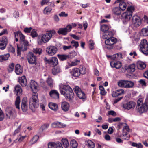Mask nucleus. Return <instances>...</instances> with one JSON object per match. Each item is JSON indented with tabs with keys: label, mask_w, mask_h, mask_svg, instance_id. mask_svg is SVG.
<instances>
[{
	"label": "nucleus",
	"mask_w": 148,
	"mask_h": 148,
	"mask_svg": "<svg viewBox=\"0 0 148 148\" xmlns=\"http://www.w3.org/2000/svg\"><path fill=\"white\" fill-rule=\"evenodd\" d=\"M14 64L12 63L9 65V68H8V70L9 72H10L13 71Z\"/></svg>",
	"instance_id": "obj_53"
},
{
	"label": "nucleus",
	"mask_w": 148,
	"mask_h": 148,
	"mask_svg": "<svg viewBox=\"0 0 148 148\" xmlns=\"http://www.w3.org/2000/svg\"><path fill=\"white\" fill-rule=\"evenodd\" d=\"M61 141L64 147L66 148L69 147V144L68 140L67 139L63 138L62 139Z\"/></svg>",
	"instance_id": "obj_40"
},
{
	"label": "nucleus",
	"mask_w": 148,
	"mask_h": 148,
	"mask_svg": "<svg viewBox=\"0 0 148 148\" xmlns=\"http://www.w3.org/2000/svg\"><path fill=\"white\" fill-rule=\"evenodd\" d=\"M71 43L72 44H74L73 45V47H75V48H77L79 46L78 42L77 41H75L74 40H72Z\"/></svg>",
	"instance_id": "obj_57"
},
{
	"label": "nucleus",
	"mask_w": 148,
	"mask_h": 148,
	"mask_svg": "<svg viewBox=\"0 0 148 148\" xmlns=\"http://www.w3.org/2000/svg\"><path fill=\"white\" fill-rule=\"evenodd\" d=\"M113 36V33L112 31H108L103 34L102 38L103 39H108L112 37Z\"/></svg>",
	"instance_id": "obj_28"
},
{
	"label": "nucleus",
	"mask_w": 148,
	"mask_h": 148,
	"mask_svg": "<svg viewBox=\"0 0 148 148\" xmlns=\"http://www.w3.org/2000/svg\"><path fill=\"white\" fill-rule=\"evenodd\" d=\"M10 56L9 53H7L4 55L0 56V62H3V61L6 60L8 59Z\"/></svg>",
	"instance_id": "obj_32"
},
{
	"label": "nucleus",
	"mask_w": 148,
	"mask_h": 148,
	"mask_svg": "<svg viewBox=\"0 0 148 148\" xmlns=\"http://www.w3.org/2000/svg\"><path fill=\"white\" fill-rule=\"evenodd\" d=\"M88 146L90 148H94L95 145L94 143L91 140H88Z\"/></svg>",
	"instance_id": "obj_51"
},
{
	"label": "nucleus",
	"mask_w": 148,
	"mask_h": 148,
	"mask_svg": "<svg viewBox=\"0 0 148 148\" xmlns=\"http://www.w3.org/2000/svg\"><path fill=\"white\" fill-rule=\"evenodd\" d=\"M136 105L135 102L133 101H130L129 102L125 103L123 105V108L125 110H129L131 109H134Z\"/></svg>",
	"instance_id": "obj_15"
},
{
	"label": "nucleus",
	"mask_w": 148,
	"mask_h": 148,
	"mask_svg": "<svg viewBox=\"0 0 148 148\" xmlns=\"http://www.w3.org/2000/svg\"><path fill=\"white\" fill-rule=\"evenodd\" d=\"M56 47L53 46H49L46 49V52L50 56H53L55 54L57 51Z\"/></svg>",
	"instance_id": "obj_14"
},
{
	"label": "nucleus",
	"mask_w": 148,
	"mask_h": 148,
	"mask_svg": "<svg viewBox=\"0 0 148 148\" xmlns=\"http://www.w3.org/2000/svg\"><path fill=\"white\" fill-rule=\"evenodd\" d=\"M61 71V69L59 66H57L52 69V72L53 75H56Z\"/></svg>",
	"instance_id": "obj_30"
},
{
	"label": "nucleus",
	"mask_w": 148,
	"mask_h": 148,
	"mask_svg": "<svg viewBox=\"0 0 148 148\" xmlns=\"http://www.w3.org/2000/svg\"><path fill=\"white\" fill-rule=\"evenodd\" d=\"M19 81L21 86L23 87H25L27 85V80L25 76L19 78Z\"/></svg>",
	"instance_id": "obj_25"
},
{
	"label": "nucleus",
	"mask_w": 148,
	"mask_h": 148,
	"mask_svg": "<svg viewBox=\"0 0 148 148\" xmlns=\"http://www.w3.org/2000/svg\"><path fill=\"white\" fill-rule=\"evenodd\" d=\"M21 126V124L18 126L17 129L15 130L13 134V136H18L19 135V133L20 131Z\"/></svg>",
	"instance_id": "obj_45"
},
{
	"label": "nucleus",
	"mask_w": 148,
	"mask_h": 148,
	"mask_svg": "<svg viewBox=\"0 0 148 148\" xmlns=\"http://www.w3.org/2000/svg\"><path fill=\"white\" fill-rule=\"evenodd\" d=\"M23 68L19 64H16L15 66V71L17 75H20L23 72Z\"/></svg>",
	"instance_id": "obj_27"
},
{
	"label": "nucleus",
	"mask_w": 148,
	"mask_h": 148,
	"mask_svg": "<svg viewBox=\"0 0 148 148\" xmlns=\"http://www.w3.org/2000/svg\"><path fill=\"white\" fill-rule=\"evenodd\" d=\"M27 58L28 62L29 64H33L35 63L37 57L32 52H29L27 54Z\"/></svg>",
	"instance_id": "obj_11"
},
{
	"label": "nucleus",
	"mask_w": 148,
	"mask_h": 148,
	"mask_svg": "<svg viewBox=\"0 0 148 148\" xmlns=\"http://www.w3.org/2000/svg\"><path fill=\"white\" fill-rule=\"evenodd\" d=\"M132 23L135 27H138L141 23V20L140 17L137 15H134L132 17Z\"/></svg>",
	"instance_id": "obj_16"
},
{
	"label": "nucleus",
	"mask_w": 148,
	"mask_h": 148,
	"mask_svg": "<svg viewBox=\"0 0 148 148\" xmlns=\"http://www.w3.org/2000/svg\"><path fill=\"white\" fill-rule=\"evenodd\" d=\"M73 48L72 46L71 45H69V46H68L64 45V46H63V49L65 51L67 49H69L71 48Z\"/></svg>",
	"instance_id": "obj_61"
},
{
	"label": "nucleus",
	"mask_w": 148,
	"mask_h": 148,
	"mask_svg": "<svg viewBox=\"0 0 148 148\" xmlns=\"http://www.w3.org/2000/svg\"><path fill=\"white\" fill-rule=\"evenodd\" d=\"M32 29V28L31 27L29 28H25L24 31L25 33H29L31 31Z\"/></svg>",
	"instance_id": "obj_64"
},
{
	"label": "nucleus",
	"mask_w": 148,
	"mask_h": 148,
	"mask_svg": "<svg viewBox=\"0 0 148 148\" xmlns=\"http://www.w3.org/2000/svg\"><path fill=\"white\" fill-rule=\"evenodd\" d=\"M8 43V40L6 37L3 36L2 39L0 40V49L1 50L4 49Z\"/></svg>",
	"instance_id": "obj_17"
},
{
	"label": "nucleus",
	"mask_w": 148,
	"mask_h": 148,
	"mask_svg": "<svg viewBox=\"0 0 148 148\" xmlns=\"http://www.w3.org/2000/svg\"><path fill=\"white\" fill-rule=\"evenodd\" d=\"M118 86L121 87L126 88H132L134 86V83L127 80H120L117 82Z\"/></svg>",
	"instance_id": "obj_6"
},
{
	"label": "nucleus",
	"mask_w": 148,
	"mask_h": 148,
	"mask_svg": "<svg viewBox=\"0 0 148 148\" xmlns=\"http://www.w3.org/2000/svg\"><path fill=\"white\" fill-rule=\"evenodd\" d=\"M56 33V31L54 30L47 31L45 33L42 34L38 37L37 40L38 43L41 45L43 43L47 42L55 35Z\"/></svg>",
	"instance_id": "obj_1"
},
{
	"label": "nucleus",
	"mask_w": 148,
	"mask_h": 148,
	"mask_svg": "<svg viewBox=\"0 0 148 148\" xmlns=\"http://www.w3.org/2000/svg\"><path fill=\"white\" fill-rule=\"evenodd\" d=\"M112 12L115 15H119L121 13V10L118 7H115L113 8Z\"/></svg>",
	"instance_id": "obj_36"
},
{
	"label": "nucleus",
	"mask_w": 148,
	"mask_h": 148,
	"mask_svg": "<svg viewBox=\"0 0 148 148\" xmlns=\"http://www.w3.org/2000/svg\"><path fill=\"white\" fill-rule=\"evenodd\" d=\"M110 65L111 66L112 68L115 67L117 69H119L121 66V63L119 61H117L116 62H112L110 63Z\"/></svg>",
	"instance_id": "obj_29"
},
{
	"label": "nucleus",
	"mask_w": 148,
	"mask_h": 148,
	"mask_svg": "<svg viewBox=\"0 0 148 148\" xmlns=\"http://www.w3.org/2000/svg\"><path fill=\"white\" fill-rule=\"evenodd\" d=\"M70 105L67 102L64 101L62 103L61 108L65 112H66L69 109Z\"/></svg>",
	"instance_id": "obj_26"
},
{
	"label": "nucleus",
	"mask_w": 148,
	"mask_h": 148,
	"mask_svg": "<svg viewBox=\"0 0 148 148\" xmlns=\"http://www.w3.org/2000/svg\"><path fill=\"white\" fill-rule=\"evenodd\" d=\"M5 112L7 118L12 119L16 116V112L15 109L12 107H7L5 109Z\"/></svg>",
	"instance_id": "obj_7"
},
{
	"label": "nucleus",
	"mask_w": 148,
	"mask_h": 148,
	"mask_svg": "<svg viewBox=\"0 0 148 148\" xmlns=\"http://www.w3.org/2000/svg\"><path fill=\"white\" fill-rule=\"evenodd\" d=\"M47 82L48 84L51 87H52L53 86V81L52 79V78L49 77L48 78V79L47 80Z\"/></svg>",
	"instance_id": "obj_49"
},
{
	"label": "nucleus",
	"mask_w": 148,
	"mask_h": 148,
	"mask_svg": "<svg viewBox=\"0 0 148 148\" xmlns=\"http://www.w3.org/2000/svg\"><path fill=\"white\" fill-rule=\"evenodd\" d=\"M20 103V97L19 96H17L16 97L15 102V105L16 108L20 109L19 104Z\"/></svg>",
	"instance_id": "obj_41"
},
{
	"label": "nucleus",
	"mask_w": 148,
	"mask_h": 148,
	"mask_svg": "<svg viewBox=\"0 0 148 148\" xmlns=\"http://www.w3.org/2000/svg\"><path fill=\"white\" fill-rule=\"evenodd\" d=\"M38 138L39 136H38L37 135L34 136L32 140V144H34L36 143L38 140Z\"/></svg>",
	"instance_id": "obj_56"
},
{
	"label": "nucleus",
	"mask_w": 148,
	"mask_h": 148,
	"mask_svg": "<svg viewBox=\"0 0 148 148\" xmlns=\"http://www.w3.org/2000/svg\"><path fill=\"white\" fill-rule=\"evenodd\" d=\"M49 95L52 98L58 99L59 98V94L56 90H52L49 92Z\"/></svg>",
	"instance_id": "obj_23"
},
{
	"label": "nucleus",
	"mask_w": 148,
	"mask_h": 148,
	"mask_svg": "<svg viewBox=\"0 0 148 148\" xmlns=\"http://www.w3.org/2000/svg\"><path fill=\"white\" fill-rule=\"evenodd\" d=\"M30 34L31 36L33 38L36 37L38 36L36 30L34 29H33L32 31Z\"/></svg>",
	"instance_id": "obj_55"
},
{
	"label": "nucleus",
	"mask_w": 148,
	"mask_h": 148,
	"mask_svg": "<svg viewBox=\"0 0 148 148\" xmlns=\"http://www.w3.org/2000/svg\"><path fill=\"white\" fill-rule=\"evenodd\" d=\"M124 93V91L123 89H118L113 92L112 93V96L113 97H116L119 96H121Z\"/></svg>",
	"instance_id": "obj_24"
},
{
	"label": "nucleus",
	"mask_w": 148,
	"mask_h": 148,
	"mask_svg": "<svg viewBox=\"0 0 148 148\" xmlns=\"http://www.w3.org/2000/svg\"><path fill=\"white\" fill-rule=\"evenodd\" d=\"M80 70L81 74L82 75L84 74L86 72V70L85 67L83 66H81L80 67Z\"/></svg>",
	"instance_id": "obj_50"
},
{
	"label": "nucleus",
	"mask_w": 148,
	"mask_h": 148,
	"mask_svg": "<svg viewBox=\"0 0 148 148\" xmlns=\"http://www.w3.org/2000/svg\"><path fill=\"white\" fill-rule=\"evenodd\" d=\"M72 28V25H68L66 27L60 28L57 31V33L59 34L65 35L67 34L68 32H69L71 31Z\"/></svg>",
	"instance_id": "obj_12"
},
{
	"label": "nucleus",
	"mask_w": 148,
	"mask_h": 148,
	"mask_svg": "<svg viewBox=\"0 0 148 148\" xmlns=\"http://www.w3.org/2000/svg\"><path fill=\"white\" fill-rule=\"evenodd\" d=\"M108 114L109 115H111L115 116H116V114L115 112L114 111H110L108 112Z\"/></svg>",
	"instance_id": "obj_60"
},
{
	"label": "nucleus",
	"mask_w": 148,
	"mask_h": 148,
	"mask_svg": "<svg viewBox=\"0 0 148 148\" xmlns=\"http://www.w3.org/2000/svg\"><path fill=\"white\" fill-rule=\"evenodd\" d=\"M42 49L40 48L34 49L33 52L36 54H40L41 53Z\"/></svg>",
	"instance_id": "obj_52"
},
{
	"label": "nucleus",
	"mask_w": 148,
	"mask_h": 148,
	"mask_svg": "<svg viewBox=\"0 0 148 148\" xmlns=\"http://www.w3.org/2000/svg\"><path fill=\"white\" fill-rule=\"evenodd\" d=\"M135 64H132L128 66V67L126 68V70H128L131 73L134 72L135 71Z\"/></svg>",
	"instance_id": "obj_35"
},
{
	"label": "nucleus",
	"mask_w": 148,
	"mask_h": 148,
	"mask_svg": "<svg viewBox=\"0 0 148 148\" xmlns=\"http://www.w3.org/2000/svg\"><path fill=\"white\" fill-rule=\"evenodd\" d=\"M70 72L71 75L75 77H78L81 74L80 69L77 68L71 69Z\"/></svg>",
	"instance_id": "obj_20"
},
{
	"label": "nucleus",
	"mask_w": 148,
	"mask_h": 148,
	"mask_svg": "<svg viewBox=\"0 0 148 148\" xmlns=\"http://www.w3.org/2000/svg\"><path fill=\"white\" fill-rule=\"evenodd\" d=\"M58 122H56L52 123L51 126L54 128L58 127Z\"/></svg>",
	"instance_id": "obj_63"
},
{
	"label": "nucleus",
	"mask_w": 148,
	"mask_h": 148,
	"mask_svg": "<svg viewBox=\"0 0 148 148\" xmlns=\"http://www.w3.org/2000/svg\"><path fill=\"white\" fill-rule=\"evenodd\" d=\"M119 7L121 10L124 11L126 9V5L124 1L120 2L119 4Z\"/></svg>",
	"instance_id": "obj_39"
},
{
	"label": "nucleus",
	"mask_w": 148,
	"mask_h": 148,
	"mask_svg": "<svg viewBox=\"0 0 148 148\" xmlns=\"http://www.w3.org/2000/svg\"><path fill=\"white\" fill-rule=\"evenodd\" d=\"M137 67L140 69L142 70L146 67L145 64L141 62H138L137 63Z\"/></svg>",
	"instance_id": "obj_38"
},
{
	"label": "nucleus",
	"mask_w": 148,
	"mask_h": 148,
	"mask_svg": "<svg viewBox=\"0 0 148 148\" xmlns=\"http://www.w3.org/2000/svg\"><path fill=\"white\" fill-rule=\"evenodd\" d=\"M70 145L73 148H76L77 146V143L75 140H71L70 142Z\"/></svg>",
	"instance_id": "obj_46"
},
{
	"label": "nucleus",
	"mask_w": 148,
	"mask_h": 148,
	"mask_svg": "<svg viewBox=\"0 0 148 148\" xmlns=\"http://www.w3.org/2000/svg\"><path fill=\"white\" fill-rule=\"evenodd\" d=\"M44 60L46 64H50L52 66H55L58 64V60L56 57H52L51 58L48 59L46 57L44 58Z\"/></svg>",
	"instance_id": "obj_8"
},
{
	"label": "nucleus",
	"mask_w": 148,
	"mask_h": 148,
	"mask_svg": "<svg viewBox=\"0 0 148 148\" xmlns=\"http://www.w3.org/2000/svg\"><path fill=\"white\" fill-rule=\"evenodd\" d=\"M49 108L52 110L56 111L58 109V105L54 103H50L49 104Z\"/></svg>",
	"instance_id": "obj_33"
},
{
	"label": "nucleus",
	"mask_w": 148,
	"mask_h": 148,
	"mask_svg": "<svg viewBox=\"0 0 148 148\" xmlns=\"http://www.w3.org/2000/svg\"><path fill=\"white\" fill-rule=\"evenodd\" d=\"M143 99L140 98L137 100L136 108L140 114L146 112L148 110V100H146L143 103Z\"/></svg>",
	"instance_id": "obj_3"
},
{
	"label": "nucleus",
	"mask_w": 148,
	"mask_h": 148,
	"mask_svg": "<svg viewBox=\"0 0 148 148\" xmlns=\"http://www.w3.org/2000/svg\"><path fill=\"white\" fill-rule=\"evenodd\" d=\"M57 56L61 61H64L68 59L67 55L58 54Z\"/></svg>",
	"instance_id": "obj_43"
},
{
	"label": "nucleus",
	"mask_w": 148,
	"mask_h": 148,
	"mask_svg": "<svg viewBox=\"0 0 148 148\" xmlns=\"http://www.w3.org/2000/svg\"><path fill=\"white\" fill-rule=\"evenodd\" d=\"M21 108L23 112H26L27 110V100L26 98H24L22 101Z\"/></svg>",
	"instance_id": "obj_21"
},
{
	"label": "nucleus",
	"mask_w": 148,
	"mask_h": 148,
	"mask_svg": "<svg viewBox=\"0 0 148 148\" xmlns=\"http://www.w3.org/2000/svg\"><path fill=\"white\" fill-rule=\"evenodd\" d=\"M107 39L105 41V43L108 45L111 46L116 43L117 41V39L113 37Z\"/></svg>",
	"instance_id": "obj_19"
},
{
	"label": "nucleus",
	"mask_w": 148,
	"mask_h": 148,
	"mask_svg": "<svg viewBox=\"0 0 148 148\" xmlns=\"http://www.w3.org/2000/svg\"><path fill=\"white\" fill-rule=\"evenodd\" d=\"M29 85L32 91H33L34 90H36L38 86L37 83L33 80H31L30 81Z\"/></svg>",
	"instance_id": "obj_22"
},
{
	"label": "nucleus",
	"mask_w": 148,
	"mask_h": 148,
	"mask_svg": "<svg viewBox=\"0 0 148 148\" xmlns=\"http://www.w3.org/2000/svg\"><path fill=\"white\" fill-rule=\"evenodd\" d=\"M14 91L16 92V95H20L22 93V90L20 85H17L15 86Z\"/></svg>",
	"instance_id": "obj_31"
},
{
	"label": "nucleus",
	"mask_w": 148,
	"mask_h": 148,
	"mask_svg": "<svg viewBox=\"0 0 148 148\" xmlns=\"http://www.w3.org/2000/svg\"><path fill=\"white\" fill-rule=\"evenodd\" d=\"M66 99L69 101H72L73 99L74 94L73 92V90L71 91H69V92L66 93L64 95Z\"/></svg>",
	"instance_id": "obj_18"
},
{
	"label": "nucleus",
	"mask_w": 148,
	"mask_h": 148,
	"mask_svg": "<svg viewBox=\"0 0 148 148\" xmlns=\"http://www.w3.org/2000/svg\"><path fill=\"white\" fill-rule=\"evenodd\" d=\"M49 125V124H45L41 126L40 129H41L42 131H43V130L47 128Z\"/></svg>",
	"instance_id": "obj_62"
},
{
	"label": "nucleus",
	"mask_w": 148,
	"mask_h": 148,
	"mask_svg": "<svg viewBox=\"0 0 148 148\" xmlns=\"http://www.w3.org/2000/svg\"><path fill=\"white\" fill-rule=\"evenodd\" d=\"M140 49L142 52L145 55H148V44L146 40H143L141 42Z\"/></svg>",
	"instance_id": "obj_9"
},
{
	"label": "nucleus",
	"mask_w": 148,
	"mask_h": 148,
	"mask_svg": "<svg viewBox=\"0 0 148 148\" xmlns=\"http://www.w3.org/2000/svg\"><path fill=\"white\" fill-rule=\"evenodd\" d=\"M110 27L107 25L103 24L100 27L101 30L104 33L108 31L110 29Z\"/></svg>",
	"instance_id": "obj_34"
},
{
	"label": "nucleus",
	"mask_w": 148,
	"mask_h": 148,
	"mask_svg": "<svg viewBox=\"0 0 148 148\" xmlns=\"http://www.w3.org/2000/svg\"><path fill=\"white\" fill-rule=\"evenodd\" d=\"M68 14L65 13L64 12H62L60 13L59 14V16L60 17H66L68 16Z\"/></svg>",
	"instance_id": "obj_58"
},
{
	"label": "nucleus",
	"mask_w": 148,
	"mask_h": 148,
	"mask_svg": "<svg viewBox=\"0 0 148 148\" xmlns=\"http://www.w3.org/2000/svg\"><path fill=\"white\" fill-rule=\"evenodd\" d=\"M74 90L75 92L77 94V96L80 99H85L86 96L85 93L78 86H75L74 88Z\"/></svg>",
	"instance_id": "obj_13"
},
{
	"label": "nucleus",
	"mask_w": 148,
	"mask_h": 148,
	"mask_svg": "<svg viewBox=\"0 0 148 148\" xmlns=\"http://www.w3.org/2000/svg\"><path fill=\"white\" fill-rule=\"evenodd\" d=\"M135 10L134 8L132 6L128 7L127 8V11L123 13L121 16L123 22L124 24L129 21L132 15V12Z\"/></svg>",
	"instance_id": "obj_5"
},
{
	"label": "nucleus",
	"mask_w": 148,
	"mask_h": 148,
	"mask_svg": "<svg viewBox=\"0 0 148 148\" xmlns=\"http://www.w3.org/2000/svg\"><path fill=\"white\" fill-rule=\"evenodd\" d=\"M77 53L75 51H73L72 52L67 55V57L68 59H71L73 58L76 55Z\"/></svg>",
	"instance_id": "obj_44"
},
{
	"label": "nucleus",
	"mask_w": 148,
	"mask_h": 148,
	"mask_svg": "<svg viewBox=\"0 0 148 148\" xmlns=\"http://www.w3.org/2000/svg\"><path fill=\"white\" fill-rule=\"evenodd\" d=\"M88 43L89 45V47L90 49L91 50L93 49V46L94 45V41L92 40H90L89 41Z\"/></svg>",
	"instance_id": "obj_54"
},
{
	"label": "nucleus",
	"mask_w": 148,
	"mask_h": 148,
	"mask_svg": "<svg viewBox=\"0 0 148 148\" xmlns=\"http://www.w3.org/2000/svg\"><path fill=\"white\" fill-rule=\"evenodd\" d=\"M52 10L51 8L49 6L46 7L44 10L43 13L45 14H49Z\"/></svg>",
	"instance_id": "obj_42"
},
{
	"label": "nucleus",
	"mask_w": 148,
	"mask_h": 148,
	"mask_svg": "<svg viewBox=\"0 0 148 148\" xmlns=\"http://www.w3.org/2000/svg\"><path fill=\"white\" fill-rule=\"evenodd\" d=\"M121 137H123L125 140H128L130 138V135L127 132L125 133V134L121 135Z\"/></svg>",
	"instance_id": "obj_48"
},
{
	"label": "nucleus",
	"mask_w": 148,
	"mask_h": 148,
	"mask_svg": "<svg viewBox=\"0 0 148 148\" xmlns=\"http://www.w3.org/2000/svg\"><path fill=\"white\" fill-rule=\"evenodd\" d=\"M57 142L54 143H49L48 144V148H56L57 147Z\"/></svg>",
	"instance_id": "obj_47"
},
{
	"label": "nucleus",
	"mask_w": 148,
	"mask_h": 148,
	"mask_svg": "<svg viewBox=\"0 0 148 148\" xmlns=\"http://www.w3.org/2000/svg\"><path fill=\"white\" fill-rule=\"evenodd\" d=\"M18 36L20 38L21 42V47H19L17 46V54L20 55L21 53V51H24L27 49V46L28 45V42L25 40V37L23 34L21 32H18L17 33Z\"/></svg>",
	"instance_id": "obj_2"
},
{
	"label": "nucleus",
	"mask_w": 148,
	"mask_h": 148,
	"mask_svg": "<svg viewBox=\"0 0 148 148\" xmlns=\"http://www.w3.org/2000/svg\"><path fill=\"white\" fill-rule=\"evenodd\" d=\"M140 34L141 35L144 36H148V26L147 28L142 29Z\"/></svg>",
	"instance_id": "obj_37"
},
{
	"label": "nucleus",
	"mask_w": 148,
	"mask_h": 148,
	"mask_svg": "<svg viewBox=\"0 0 148 148\" xmlns=\"http://www.w3.org/2000/svg\"><path fill=\"white\" fill-rule=\"evenodd\" d=\"M80 62V60H75V61L71 63L72 66H75L79 64Z\"/></svg>",
	"instance_id": "obj_59"
},
{
	"label": "nucleus",
	"mask_w": 148,
	"mask_h": 148,
	"mask_svg": "<svg viewBox=\"0 0 148 148\" xmlns=\"http://www.w3.org/2000/svg\"><path fill=\"white\" fill-rule=\"evenodd\" d=\"M59 89L61 94L64 95L66 93L71 91L72 89L68 85H63L61 84L59 86Z\"/></svg>",
	"instance_id": "obj_10"
},
{
	"label": "nucleus",
	"mask_w": 148,
	"mask_h": 148,
	"mask_svg": "<svg viewBox=\"0 0 148 148\" xmlns=\"http://www.w3.org/2000/svg\"><path fill=\"white\" fill-rule=\"evenodd\" d=\"M38 106V94L36 92H34L32 95V97L29 100V107L33 111Z\"/></svg>",
	"instance_id": "obj_4"
}]
</instances>
